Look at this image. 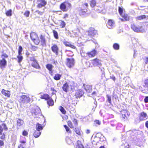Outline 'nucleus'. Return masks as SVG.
I'll return each instance as SVG.
<instances>
[{"label": "nucleus", "instance_id": "052dcab7", "mask_svg": "<svg viewBox=\"0 0 148 148\" xmlns=\"http://www.w3.org/2000/svg\"><path fill=\"white\" fill-rule=\"evenodd\" d=\"M87 11V9H81L80 12H86Z\"/></svg>", "mask_w": 148, "mask_h": 148}, {"label": "nucleus", "instance_id": "bb28decb", "mask_svg": "<svg viewBox=\"0 0 148 148\" xmlns=\"http://www.w3.org/2000/svg\"><path fill=\"white\" fill-rule=\"evenodd\" d=\"M41 133V131L36 130L34 132V136L35 138H38L40 135Z\"/></svg>", "mask_w": 148, "mask_h": 148}, {"label": "nucleus", "instance_id": "6e6552de", "mask_svg": "<svg viewBox=\"0 0 148 148\" xmlns=\"http://www.w3.org/2000/svg\"><path fill=\"white\" fill-rule=\"evenodd\" d=\"M38 5L37 6L38 8H41L47 4V2L45 0H37Z\"/></svg>", "mask_w": 148, "mask_h": 148}, {"label": "nucleus", "instance_id": "49530a36", "mask_svg": "<svg viewBox=\"0 0 148 148\" xmlns=\"http://www.w3.org/2000/svg\"><path fill=\"white\" fill-rule=\"evenodd\" d=\"M68 124L69 127L71 128H74V126L73 125L72 122L71 121H69L68 122Z\"/></svg>", "mask_w": 148, "mask_h": 148}, {"label": "nucleus", "instance_id": "473e14b6", "mask_svg": "<svg viewBox=\"0 0 148 148\" xmlns=\"http://www.w3.org/2000/svg\"><path fill=\"white\" fill-rule=\"evenodd\" d=\"M108 99L107 100V102H108L109 104H108V106L110 105L111 103V97L107 95H106Z\"/></svg>", "mask_w": 148, "mask_h": 148}, {"label": "nucleus", "instance_id": "58836bf2", "mask_svg": "<svg viewBox=\"0 0 148 148\" xmlns=\"http://www.w3.org/2000/svg\"><path fill=\"white\" fill-rule=\"evenodd\" d=\"M65 4L66 8H67V10L71 8V4L68 2H64Z\"/></svg>", "mask_w": 148, "mask_h": 148}, {"label": "nucleus", "instance_id": "774afa93", "mask_svg": "<svg viewBox=\"0 0 148 148\" xmlns=\"http://www.w3.org/2000/svg\"><path fill=\"white\" fill-rule=\"evenodd\" d=\"M18 148H24V147H23V145H20L19 146H18Z\"/></svg>", "mask_w": 148, "mask_h": 148}, {"label": "nucleus", "instance_id": "0eeeda50", "mask_svg": "<svg viewBox=\"0 0 148 148\" xmlns=\"http://www.w3.org/2000/svg\"><path fill=\"white\" fill-rule=\"evenodd\" d=\"M62 89L64 91L66 92L68 91L71 90H72V86L68 83L66 82L63 85Z\"/></svg>", "mask_w": 148, "mask_h": 148}, {"label": "nucleus", "instance_id": "412c9836", "mask_svg": "<svg viewBox=\"0 0 148 148\" xmlns=\"http://www.w3.org/2000/svg\"><path fill=\"white\" fill-rule=\"evenodd\" d=\"M97 52V51L95 50L94 49L88 53L87 54L89 57H92L96 55Z\"/></svg>", "mask_w": 148, "mask_h": 148}, {"label": "nucleus", "instance_id": "7c9ffc66", "mask_svg": "<svg viewBox=\"0 0 148 148\" xmlns=\"http://www.w3.org/2000/svg\"><path fill=\"white\" fill-rule=\"evenodd\" d=\"M50 98L49 95L47 94H44L43 95H41V99H45L46 100H48Z\"/></svg>", "mask_w": 148, "mask_h": 148}, {"label": "nucleus", "instance_id": "bf43d9fd", "mask_svg": "<svg viewBox=\"0 0 148 148\" xmlns=\"http://www.w3.org/2000/svg\"><path fill=\"white\" fill-rule=\"evenodd\" d=\"M38 48V47L35 46H32V50L34 51L36 50Z\"/></svg>", "mask_w": 148, "mask_h": 148}, {"label": "nucleus", "instance_id": "9d476101", "mask_svg": "<svg viewBox=\"0 0 148 148\" xmlns=\"http://www.w3.org/2000/svg\"><path fill=\"white\" fill-rule=\"evenodd\" d=\"M51 49L52 51L55 53L56 55H58L59 48L57 45L56 44L53 45L51 47Z\"/></svg>", "mask_w": 148, "mask_h": 148}, {"label": "nucleus", "instance_id": "ea45409f", "mask_svg": "<svg viewBox=\"0 0 148 148\" xmlns=\"http://www.w3.org/2000/svg\"><path fill=\"white\" fill-rule=\"evenodd\" d=\"M114 49L115 50H117L119 49V45L117 43H114L113 45Z\"/></svg>", "mask_w": 148, "mask_h": 148}, {"label": "nucleus", "instance_id": "09e8293b", "mask_svg": "<svg viewBox=\"0 0 148 148\" xmlns=\"http://www.w3.org/2000/svg\"><path fill=\"white\" fill-rule=\"evenodd\" d=\"M23 50V48L21 46H19V49L18 50V54H21V52Z\"/></svg>", "mask_w": 148, "mask_h": 148}, {"label": "nucleus", "instance_id": "338daca9", "mask_svg": "<svg viewBox=\"0 0 148 148\" xmlns=\"http://www.w3.org/2000/svg\"><path fill=\"white\" fill-rule=\"evenodd\" d=\"M145 126L146 127L148 128V121H147L145 123Z\"/></svg>", "mask_w": 148, "mask_h": 148}, {"label": "nucleus", "instance_id": "5701e85b", "mask_svg": "<svg viewBox=\"0 0 148 148\" xmlns=\"http://www.w3.org/2000/svg\"><path fill=\"white\" fill-rule=\"evenodd\" d=\"M32 65L33 67L37 69H39L40 68L37 61L35 60H34L32 64Z\"/></svg>", "mask_w": 148, "mask_h": 148}, {"label": "nucleus", "instance_id": "69168bd1", "mask_svg": "<svg viewBox=\"0 0 148 148\" xmlns=\"http://www.w3.org/2000/svg\"><path fill=\"white\" fill-rule=\"evenodd\" d=\"M83 6H86V8H87L88 6V4L87 3H84L83 5Z\"/></svg>", "mask_w": 148, "mask_h": 148}, {"label": "nucleus", "instance_id": "e433bc0d", "mask_svg": "<svg viewBox=\"0 0 148 148\" xmlns=\"http://www.w3.org/2000/svg\"><path fill=\"white\" fill-rule=\"evenodd\" d=\"M53 65L50 64H47L46 65V68L49 70L50 71L52 70Z\"/></svg>", "mask_w": 148, "mask_h": 148}, {"label": "nucleus", "instance_id": "c9c22d12", "mask_svg": "<svg viewBox=\"0 0 148 148\" xmlns=\"http://www.w3.org/2000/svg\"><path fill=\"white\" fill-rule=\"evenodd\" d=\"M20 142L21 143H24L26 142V140L25 137L22 136H21Z\"/></svg>", "mask_w": 148, "mask_h": 148}, {"label": "nucleus", "instance_id": "9b49d317", "mask_svg": "<svg viewBox=\"0 0 148 148\" xmlns=\"http://www.w3.org/2000/svg\"><path fill=\"white\" fill-rule=\"evenodd\" d=\"M84 92L81 89L77 90L76 92L75 96L76 98H79L81 97L83 95Z\"/></svg>", "mask_w": 148, "mask_h": 148}, {"label": "nucleus", "instance_id": "5fc2aeb1", "mask_svg": "<svg viewBox=\"0 0 148 148\" xmlns=\"http://www.w3.org/2000/svg\"><path fill=\"white\" fill-rule=\"evenodd\" d=\"M29 11H27L25 12L24 13V15L25 16L27 17H28L29 14Z\"/></svg>", "mask_w": 148, "mask_h": 148}, {"label": "nucleus", "instance_id": "f3484780", "mask_svg": "<svg viewBox=\"0 0 148 148\" xmlns=\"http://www.w3.org/2000/svg\"><path fill=\"white\" fill-rule=\"evenodd\" d=\"M17 127H20L22 126L24 123L23 121L20 119H17L16 121Z\"/></svg>", "mask_w": 148, "mask_h": 148}, {"label": "nucleus", "instance_id": "cd10ccee", "mask_svg": "<svg viewBox=\"0 0 148 148\" xmlns=\"http://www.w3.org/2000/svg\"><path fill=\"white\" fill-rule=\"evenodd\" d=\"M75 131L76 133L79 135H81L82 132L81 129L78 128H75Z\"/></svg>", "mask_w": 148, "mask_h": 148}, {"label": "nucleus", "instance_id": "a211bd4d", "mask_svg": "<svg viewBox=\"0 0 148 148\" xmlns=\"http://www.w3.org/2000/svg\"><path fill=\"white\" fill-rule=\"evenodd\" d=\"M84 88L86 91L88 93L90 92L92 90V86L89 85H84Z\"/></svg>", "mask_w": 148, "mask_h": 148}, {"label": "nucleus", "instance_id": "f704fd0d", "mask_svg": "<svg viewBox=\"0 0 148 148\" xmlns=\"http://www.w3.org/2000/svg\"><path fill=\"white\" fill-rule=\"evenodd\" d=\"M147 17L146 15H142L137 17L136 18L138 20H141L142 19H145Z\"/></svg>", "mask_w": 148, "mask_h": 148}, {"label": "nucleus", "instance_id": "2eb2a0df", "mask_svg": "<svg viewBox=\"0 0 148 148\" xmlns=\"http://www.w3.org/2000/svg\"><path fill=\"white\" fill-rule=\"evenodd\" d=\"M7 64V61L4 58L2 60L0 59V67L1 68H4Z\"/></svg>", "mask_w": 148, "mask_h": 148}, {"label": "nucleus", "instance_id": "37998d69", "mask_svg": "<svg viewBox=\"0 0 148 148\" xmlns=\"http://www.w3.org/2000/svg\"><path fill=\"white\" fill-rule=\"evenodd\" d=\"M66 25V23L63 21H61L60 26L62 28H64L65 27Z\"/></svg>", "mask_w": 148, "mask_h": 148}, {"label": "nucleus", "instance_id": "864d4df0", "mask_svg": "<svg viewBox=\"0 0 148 148\" xmlns=\"http://www.w3.org/2000/svg\"><path fill=\"white\" fill-rule=\"evenodd\" d=\"M110 79L113 80L114 82L116 80V78L113 75H111L110 76Z\"/></svg>", "mask_w": 148, "mask_h": 148}, {"label": "nucleus", "instance_id": "72a5a7b5", "mask_svg": "<svg viewBox=\"0 0 148 148\" xmlns=\"http://www.w3.org/2000/svg\"><path fill=\"white\" fill-rule=\"evenodd\" d=\"M121 16L124 18L125 21H128L129 20V16L127 14H123Z\"/></svg>", "mask_w": 148, "mask_h": 148}, {"label": "nucleus", "instance_id": "dca6fc26", "mask_svg": "<svg viewBox=\"0 0 148 148\" xmlns=\"http://www.w3.org/2000/svg\"><path fill=\"white\" fill-rule=\"evenodd\" d=\"M147 113L144 112H142L140 113V119L141 121L145 120L147 118Z\"/></svg>", "mask_w": 148, "mask_h": 148}, {"label": "nucleus", "instance_id": "13d9d810", "mask_svg": "<svg viewBox=\"0 0 148 148\" xmlns=\"http://www.w3.org/2000/svg\"><path fill=\"white\" fill-rule=\"evenodd\" d=\"M36 12L38 14H39V15H42L43 14V12H40L38 10H36Z\"/></svg>", "mask_w": 148, "mask_h": 148}, {"label": "nucleus", "instance_id": "7ed1b4c3", "mask_svg": "<svg viewBox=\"0 0 148 148\" xmlns=\"http://www.w3.org/2000/svg\"><path fill=\"white\" fill-rule=\"evenodd\" d=\"M74 60L72 58H67L66 59V64L69 68L73 67L74 65Z\"/></svg>", "mask_w": 148, "mask_h": 148}, {"label": "nucleus", "instance_id": "0e129e2a", "mask_svg": "<svg viewBox=\"0 0 148 148\" xmlns=\"http://www.w3.org/2000/svg\"><path fill=\"white\" fill-rule=\"evenodd\" d=\"M68 17V15L67 14H65L64 15V18H67Z\"/></svg>", "mask_w": 148, "mask_h": 148}, {"label": "nucleus", "instance_id": "393cba45", "mask_svg": "<svg viewBox=\"0 0 148 148\" xmlns=\"http://www.w3.org/2000/svg\"><path fill=\"white\" fill-rule=\"evenodd\" d=\"M2 93L5 96L9 97L10 95V92L9 91L3 89L1 91Z\"/></svg>", "mask_w": 148, "mask_h": 148}, {"label": "nucleus", "instance_id": "c03bdc74", "mask_svg": "<svg viewBox=\"0 0 148 148\" xmlns=\"http://www.w3.org/2000/svg\"><path fill=\"white\" fill-rule=\"evenodd\" d=\"M12 10H10L8 11H7L6 12V14L8 16H11L12 15Z\"/></svg>", "mask_w": 148, "mask_h": 148}, {"label": "nucleus", "instance_id": "de8ad7c7", "mask_svg": "<svg viewBox=\"0 0 148 148\" xmlns=\"http://www.w3.org/2000/svg\"><path fill=\"white\" fill-rule=\"evenodd\" d=\"M64 127L65 128L66 131L67 132L69 133H71V130L66 125H64Z\"/></svg>", "mask_w": 148, "mask_h": 148}, {"label": "nucleus", "instance_id": "8fccbe9b", "mask_svg": "<svg viewBox=\"0 0 148 148\" xmlns=\"http://www.w3.org/2000/svg\"><path fill=\"white\" fill-rule=\"evenodd\" d=\"M28 134V132L25 130H24L22 132V135L24 136H27Z\"/></svg>", "mask_w": 148, "mask_h": 148}, {"label": "nucleus", "instance_id": "39448f33", "mask_svg": "<svg viewBox=\"0 0 148 148\" xmlns=\"http://www.w3.org/2000/svg\"><path fill=\"white\" fill-rule=\"evenodd\" d=\"M143 86V88L142 90V92L145 93H148V79L144 81Z\"/></svg>", "mask_w": 148, "mask_h": 148}, {"label": "nucleus", "instance_id": "c85d7f7f", "mask_svg": "<svg viewBox=\"0 0 148 148\" xmlns=\"http://www.w3.org/2000/svg\"><path fill=\"white\" fill-rule=\"evenodd\" d=\"M62 75L60 74H57L55 75L54 79L56 80H59L61 77Z\"/></svg>", "mask_w": 148, "mask_h": 148}, {"label": "nucleus", "instance_id": "4c0bfd02", "mask_svg": "<svg viewBox=\"0 0 148 148\" xmlns=\"http://www.w3.org/2000/svg\"><path fill=\"white\" fill-rule=\"evenodd\" d=\"M53 32L55 38L56 39H58V34L56 30H53Z\"/></svg>", "mask_w": 148, "mask_h": 148}, {"label": "nucleus", "instance_id": "c756f323", "mask_svg": "<svg viewBox=\"0 0 148 148\" xmlns=\"http://www.w3.org/2000/svg\"><path fill=\"white\" fill-rule=\"evenodd\" d=\"M76 148H84L83 145L81 143L80 141H78L77 142V145L76 146Z\"/></svg>", "mask_w": 148, "mask_h": 148}, {"label": "nucleus", "instance_id": "2f4dec72", "mask_svg": "<svg viewBox=\"0 0 148 148\" xmlns=\"http://www.w3.org/2000/svg\"><path fill=\"white\" fill-rule=\"evenodd\" d=\"M47 102L49 106H52L54 104L53 100L50 98L48 100Z\"/></svg>", "mask_w": 148, "mask_h": 148}, {"label": "nucleus", "instance_id": "79ce46f5", "mask_svg": "<svg viewBox=\"0 0 148 148\" xmlns=\"http://www.w3.org/2000/svg\"><path fill=\"white\" fill-rule=\"evenodd\" d=\"M59 109L62 114H66V111L64 109L63 107L61 106H60V107Z\"/></svg>", "mask_w": 148, "mask_h": 148}, {"label": "nucleus", "instance_id": "ddd939ff", "mask_svg": "<svg viewBox=\"0 0 148 148\" xmlns=\"http://www.w3.org/2000/svg\"><path fill=\"white\" fill-rule=\"evenodd\" d=\"M40 108L38 107H36L31 111V112L33 114L36 115L40 113Z\"/></svg>", "mask_w": 148, "mask_h": 148}, {"label": "nucleus", "instance_id": "3c124183", "mask_svg": "<svg viewBox=\"0 0 148 148\" xmlns=\"http://www.w3.org/2000/svg\"><path fill=\"white\" fill-rule=\"evenodd\" d=\"M73 123L74 124V125L75 126H76L77 125V119H74L73 121Z\"/></svg>", "mask_w": 148, "mask_h": 148}, {"label": "nucleus", "instance_id": "20e7f679", "mask_svg": "<svg viewBox=\"0 0 148 148\" xmlns=\"http://www.w3.org/2000/svg\"><path fill=\"white\" fill-rule=\"evenodd\" d=\"M20 100L21 102L27 103L30 101V98L28 95H23L21 96Z\"/></svg>", "mask_w": 148, "mask_h": 148}, {"label": "nucleus", "instance_id": "b1692460", "mask_svg": "<svg viewBox=\"0 0 148 148\" xmlns=\"http://www.w3.org/2000/svg\"><path fill=\"white\" fill-rule=\"evenodd\" d=\"M98 0H90V6L92 8L94 7L97 3Z\"/></svg>", "mask_w": 148, "mask_h": 148}, {"label": "nucleus", "instance_id": "4468645a", "mask_svg": "<svg viewBox=\"0 0 148 148\" xmlns=\"http://www.w3.org/2000/svg\"><path fill=\"white\" fill-rule=\"evenodd\" d=\"M3 130L7 131L8 129L6 124L4 123H2L0 125V134H2Z\"/></svg>", "mask_w": 148, "mask_h": 148}, {"label": "nucleus", "instance_id": "e2e57ef3", "mask_svg": "<svg viewBox=\"0 0 148 148\" xmlns=\"http://www.w3.org/2000/svg\"><path fill=\"white\" fill-rule=\"evenodd\" d=\"M4 143L3 141L0 140V146H2L3 145Z\"/></svg>", "mask_w": 148, "mask_h": 148}, {"label": "nucleus", "instance_id": "f03ea898", "mask_svg": "<svg viewBox=\"0 0 148 148\" xmlns=\"http://www.w3.org/2000/svg\"><path fill=\"white\" fill-rule=\"evenodd\" d=\"M30 37L32 40L36 45L39 44L40 41L38 39L37 35L36 33L33 32L30 34Z\"/></svg>", "mask_w": 148, "mask_h": 148}, {"label": "nucleus", "instance_id": "a878e982", "mask_svg": "<svg viewBox=\"0 0 148 148\" xmlns=\"http://www.w3.org/2000/svg\"><path fill=\"white\" fill-rule=\"evenodd\" d=\"M64 44L66 46L69 47L73 49H75L76 47L73 45L71 44L70 42H63Z\"/></svg>", "mask_w": 148, "mask_h": 148}, {"label": "nucleus", "instance_id": "f8f14e48", "mask_svg": "<svg viewBox=\"0 0 148 148\" xmlns=\"http://www.w3.org/2000/svg\"><path fill=\"white\" fill-rule=\"evenodd\" d=\"M114 25V21L111 19L109 20L107 25V27L109 29L112 28Z\"/></svg>", "mask_w": 148, "mask_h": 148}, {"label": "nucleus", "instance_id": "a19ab883", "mask_svg": "<svg viewBox=\"0 0 148 148\" xmlns=\"http://www.w3.org/2000/svg\"><path fill=\"white\" fill-rule=\"evenodd\" d=\"M17 58L18 59V62H20L23 59V56H21V54H18L17 56Z\"/></svg>", "mask_w": 148, "mask_h": 148}, {"label": "nucleus", "instance_id": "a18cd8bd", "mask_svg": "<svg viewBox=\"0 0 148 148\" xmlns=\"http://www.w3.org/2000/svg\"><path fill=\"white\" fill-rule=\"evenodd\" d=\"M123 9L122 8L120 7L119 8V12L121 16L123 15Z\"/></svg>", "mask_w": 148, "mask_h": 148}, {"label": "nucleus", "instance_id": "f257e3e1", "mask_svg": "<svg viewBox=\"0 0 148 148\" xmlns=\"http://www.w3.org/2000/svg\"><path fill=\"white\" fill-rule=\"evenodd\" d=\"M131 28L134 31L136 32H143L145 31L142 26H137L134 24H131Z\"/></svg>", "mask_w": 148, "mask_h": 148}, {"label": "nucleus", "instance_id": "603ef678", "mask_svg": "<svg viewBox=\"0 0 148 148\" xmlns=\"http://www.w3.org/2000/svg\"><path fill=\"white\" fill-rule=\"evenodd\" d=\"M94 122L95 124L99 125H100L101 123V121L98 120H95L94 121Z\"/></svg>", "mask_w": 148, "mask_h": 148}, {"label": "nucleus", "instance_id": "4be33fe9", "mask_svg": "<svg viewBox=\"0 0 148 148\" xmlns=\"http://www.w3.org/2000/svg\"><path fill=\"white\" fill-rule=\"evenodd\" d=\"M43 127L39 123H37L36 125V130L38 131H41L43 129Z\"/></svg>", "mask_w": 148, "mask_h": 148}, {"label": "nucleus", "instance_id": "6e6d98bb", "mask_svg": "<svg viewBox=\"0 0 148 148\" xmlns=\"http://www.w3.org/2000/svg\"><path fill=\"white\" fill-rule=\"evenodd\" d=\"M66 52H69V53H70V54H69L67 53V55L68 56H72V55H73V53H72V51H68V50H66Z\"/></svg>", "mask_w": 148, "mask_h": 148}, {"label": "nucleus", "instance_id": "aec40b11", "mask_svg": "<svg viewBox=\"0 0 148 148\" xmlns=\"http://www.w3.org/2000/svg\"><path fill=\"white\" fill-rule=\"evenodd\" d=\"M60 7L61 9L64 12L67 11V9L66 8L64 2L61 4Z\"/></svg>", "mask_w": 148, "mask_h": 148}, {"label": "nucleus", "instance_id": "6ab92c4d", "mask_svg": "<svg viewBox=\"0 0 148 148\" xmlns=\"http://www.w3.org/2000/svg\"><path fill=\"white\" fill-rule=\"evenodd\" d=\"M40 39L42 45L43 46L45 45L46 43V40L44 36L41 35L40 36Z\"/></svg>", "mask_w": 148, "mask_h": 148}, {"label": "nucleus", "instance_id": "423d86ee", "mask_svg": "<svg viewBox=\"0 0 148 148\" xmlns=\"http://www.w3.org/2000/svg\"><path fill=\"white\" fill-rule=\"evenodd\" d=\"M97 33V31L95 29L91 27L90 28L89 31L88 32V36L92 38Z\"/></svg>", "mask_w": 148, "mask_h": 148}, {"label": "nucleus", "instance_id": "1a4fd4ad", "mask_svg": "<svg viewBox=\"0 0 148 148\" xmlns=\"http://www.w3.org/2000/svg\"><path fill=\"white\" fill-rule=\"evenodd\" d=\"M92 64L95 66H101V61L97 59H95L92 60Z\"/></svg>", "mask_w": 148, "mask_h": 148}, {"label": "nucleus", "instance_id": "680f3d73", "mask_svg": "<svg viewBox=\"0 0 148 148\" xmlns=\"http://www.w3.org/2000/svg\"><path fill=\"white\" fill-rule=\"evenodd\" d=\"M8 56L5 53H3L2 55V57H3L4 58H7Z\"/></svg>", "mask_w": 148, "mask_h": 148}, {"label": "nucleus", "instance_id": "4d7b16f0", "mask_svg": "<svg viewBox=\"0 0 148 148\" xmlns=\"http://www.w3.org/2000/svg\"><path fill=\"white\" fill-rule=\"evenodd\" d=\"M144 101L145 103L148 102V96H146L144 99Z\"/></svg>", "mask_w": 148, "mask_h": 148}]
</instances>
